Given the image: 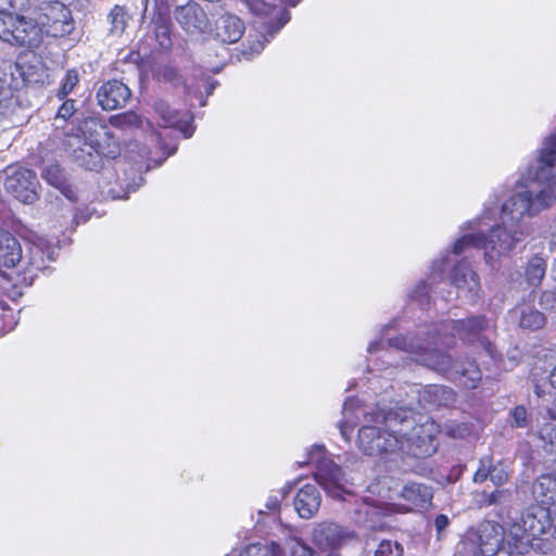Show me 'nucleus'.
Masks as SVG:
<instances>
[{
    "label": "nucleus",
    "instance_id": "nucleus-17",
    "mask_svg": "<svg viewBox=\"0 0 556 556\" xmlns=\"http://www.w3.org/2000/svg\"><path fill=\"white\" fill-rule=\"evenodd\" d=\"M154 111L163 122L164 127H173L179 129L185 138L193 135L194 128L191 125L192 116L188 112H179L164 100H156Z\"/></svg>",
    "mask_w": 556,
    "mask_h": 556
},
{
    "label": "nucleus",
    "instance_id": "nucleus-31",
    "mask_svg": "<svg viewBox=\"0 0 556 556\" xmlns=\"http://www.w3.org/2000/svg\"><path fill=\"white\" fill-rule=\"evenodd\" d=\"M15 104L13 89L7 78L0 77V115L7 116L13 113Z\"/></svg>",
    "mask_w": 556,
    "mask_h": 556
},
{
    "label": "nucleus",
    "instance_id": "nucleus-27",
    "mask_svg": "<svg viewBox=\"0 0 556 556\" xmlns=\"http://www.w3.org/2000/svg\"><path fill=\"white\" fill-rule=\"evenodd\" d=\"M226 556H285V553L281 546L273 541L265 544H250L238 555L229 554Z\"/></svg>",
    "mask_w": 556,
    "mask_h": 556
},
{
    "label": "nucleus",
    "instance_id": "nucleus-29",
    "mask_svg": "<svg viewBox=\"0 0 556 556\" xmlns=\"http://www.w3.org/2000/svg\"><path fill=\"white\" fill-rule=\"evenodd\" d=\"M546 323L543 313L531 306H525L520 311L519 325L523 329L538 330L541 329Z\"/></svg>",
    "mask_w": 556,
    "mask_h": 556
},
{
    "label": "nucleus",
    "instance_id": "nucleus-18",
    "mask_svg": "<svg viewBox=\"0 0 556 556\" xmlns=\"http://www.w3.org/2000/svg\"><path fill=\"white\" fill-rule=\"evenodd\" d=\"M47 242L42 238H37L36 241L31 242L27 250V265L25 268V275L30 279H34L38 273L47 270L48 262L52 258L50 254L46 253Z\"/></svg>",
    "mask_w": 556,
    "mask_h": 556
},
{
    "label": "nucleus",
    "instance_id": "nucleus-38",
    "mask_svg": "<svg viewBox=\"0 0 556 556\" xmlns=\"http://www.w3.org/2000/svg\"><path fill=\"white\" fill-rule=\"evenodd\" d=\"M403 553L404 548L399 542L383 540L375 551V556H403Z\"/></svg>",
    "mask_w": 556,
    "mask_h": 556
},
{
    "label": "nucleus",
    "instance_id": "nucleus-35",
    "mask_svg": "<svg viewBox=\"0 0 556 556\" xmlns=\"http://www.w3.org/2000/svg\"><path fill=\"white\" fill-rule=\"evenodd\" d=\"M79 83V74L75 68L67 70L58 90L60 100L66 98Z\"/></svg>",
    "mask_w": 556,
    "mask_h": 556
},
{
    "label": "nucleus",
    "instance_id": "nucleus-8",
    "mask_svg": "<svg viewBox=\"0 0 556 556\" xmlns=\"http://www.w3.org/2000/svg\"><path fill=\"white\" fill-rule=\"evenodd\" d=\"M0 39L10 45L36 47L40 42L39 28L31 20L7 11L0 3Z\"/></svg>",
    "mask_w": 556,
    "mask_h": 556
},
{
    "label": "nucleus",
    "instance_id": "nucleus-37",
    "mask_svg": "<svg viewBox=\"0 0 556 556\" xmlns=\"http://www.w3.org/2000/svg\"><path fill=\"white\" fill-rule=\"evenodd\" d=\"M490 466V480L495 484L497 488H501L503 484H505L509 479V470L506 465L503 463H498L495 465L489 464Z\"/></svg>",
    "mask_w": 556,
    "mask_h": 556
},
{
    "label": "nucleus",
    "instance_id": "nucleus-10",
    "mask_svg": "<svg viewBox=\"0 0 556 556\" xmlns=\"http://www.w3.org/2000/svg\"><path fill=\"white\" fill-rule=\"evenodd\" d=\"M39 181L35 172L24 167L10 168L4 181L5 190L25 204L38 199Z\"/></svg>",
    "mask_w": 556,
    "mask_h": 556
},
{
    "label": "nucleus",
    "instance_id": "nucleus-28",
    "mask_svg": "<svg viewBox=\"0 0 556 556\" xmlns=\"http://www.w3.org/2000/svg\"><path fill=\"white\" fill-rule=\"evenodd\" d=\"M546 273V261L539 256L534 255L528 262L526 267V279L530 286H539L544 278Z\"/></svg>",
    "mask_w": 556,
    "mask_h": 556
},
{
    "label": "nucleus",
    "instance_id": "nucleus-54",
    "mask_svg": "<svg viewBox=\"0 0 556 556\" xmlns=\"http://www.w3.org/2000/svg\"><path fill=\"white\" fill-rule=\"evenodd\" d=\"M553 270L556 273V257H555V261L553 263Z\"/></svg>",
    "mask_w": 556,
    "mask_h": 556
},
{
    "label": "nucleus",
    "instance_id": "nucleus-58",
    "mask_svg": "<svg viewBox=\"0 0 556 556\" xmlns=\"http://www.w3.org/2000/svg\"><path fill=\"white\" fill-rule=\"evenodd\" d=\"M553 507H556V504Z\"/></svg>",
    "mask_w": 556,
    "mask_h": 556
},
{
    "label": "nucleus",
    "instance_id": "nucleus-24",
    "mask_svg": "<svg viewBox=\"0 0 556 556\" xmlns=\"http://www.w3.org/2000/svg\"><path fill=\"white\" fill-rule=\"evenodd\" d=\"M78 146L73 151V157L75 162L86 169L96 170L101 163V150L100 144L97 142L88 143L86 141H81L77 139Z\"/></svg>",
    "mask_w": 556,
    "mask_h": 556
},
{
    "label": "nucleus",
    "instance_id": "nucleus-9",
    "mask_svg": "<svg viewBox=\"0 0 556 556\" xmlns=\"http://www.w3.org/2000/svg\"><path fill=\"white\" fill-rule=\"evenodd\" d=\"M248 10L262 18H265L266 34H261L263 40L252 46V50L260 53L265 42L269 40L289 22V12L283 7L270 4L264 0H240Z\"/></svg>",
    "mask_w": 556,
    "mask_h": 556
},
{
    "label": "nucleus",
    "instance_id": "nucleus-57",
    "mask_svg": "<svg viewBox=\"0 0 556 556\" xmlns=\"http://www.w3.org/2000/svg\"><path fill=\"white\" fill-rule=\"evenodd\" d=\"M328 556H340L338 553H330Z\"/></svg>",
    "mask_w": 556,
    "mask_h": 556
},
{
    "label": "nucleus",
    "instance_id": "nucleus-15",
    "mask_svg": "<svg viewBox=\"0 0 556 556\" xmlns=\"http://www.w3.org/2000/svg\"><path fill=\"white\" fill-rule=\"evenodd\" d=\"M174 15L181 28L190 34L203 33L208 26L204 10L194 1L177 7Z\"/></svg>",
    "mask_w": 556,
    "mask_h": 556
},
{
    "label": "nucleus",
    "instance_id": "nucleus-3",
    "mask_svg": "<svg viewBox=\"0 0 556 556\" xmlns=\"http://www.w3.org/2000/svg\"><path fill=\"white\" fill-rule=\"evenodd\" d=\"M556 129L544 138L534 167L533 180L536 189L514 193L506 202V212L514 218L532 216L556 203Z\"/></svg>",
    "mask_w": 556,
    "mask_h": 556
},
{
    "label": "nucleus",
    "instance_id": "nucleus-44",
    "mask_svg": "<svg viewBox=\"0 0 556 556\" xmlns=\"http://www.w3.org/2000/svg\"><path fill=\"white\" fill-rule=\"evenodd\" d=\"M491 498H492V492L488 493V492L483 491V492H477L473 494L475 504L479 508L492 506Z\"/></svg>",
    "mask_w": 556,
    "mask_h": 556
},
{
    "label": "nucleus",
    "instance_id": "nucleus-32",
    "mask_svg": "<svg viewBox=\"0 0 556 556\" xmlns=\"http://www.w3.org/2000/svg\"><path fill=\"white\" fill-rule=\"evenodd\" d=\"M543 447L549 453H556V418L549 417V421L543 424L539 430Z\"/></svg>",
    "mask_w": 556,
    "mask_h": 556
},
{
    "label": "nucleus",
    "instance_id": "nucleus-40",
    "mask_svg": "<svg viewBox=\"0 0 556 556\" xmlns=\"http://www.w3.org/2000/svg\"><path fill=\"white\" fill-rule=\"evenodd\" d=\"M410 298L418 301L421 305L428 303L430 299L429 286L426 282H420L412 292Z\"/></svg>",
    "mask_w": 556,
    "mask_h": 556
},
{
    "label": "nucleus",
    "instance_id": "nucleus-34",
    "mask_svg": "<svg viewBox=\"0 0 556 556\" xmlns=\"http://www.w3.org/2000/svg\"><path fill=\"white\" fill-rule=\"evenodd\" d=\"M285 545L291 556H319L316 551L299 538H288Z\"/></svg>",
    "mask_w": 556,
    "mask_h": 556
},
{
    "label": "nucleus",
    "instance_id": "nucleus-12",
    "mask_svg": "<svg viewBox=\"0 0 556 556\" xmlns=\"http://www.w3.org/2000/svg\"><path fill=\"white\" fill-rule=\"evenodd\" d=\"M356 538L354 531L332 521L315 526L312 532L313 543L320 549H337Z\"/></svg>",
    "mask_w": 556,
    "mask_h": 556
},
{
    "label": "nucleus",
    "instance_id": "nucleus-47",
    "mask_svg": "<svg viewBox=\"0 0 556 556\" xmlns=\"http://www.w3.org/2000/svg\"><path fill=\"white\" fill-rule=\"evenodd\" d=\"M467 429L463 426L448 427L446 433L452 438H462L465 435Z\"/></svg>",
    "mask_w": 556,
    "mask_h": 556
},
{
    "label": "nucleus",
    "instance_id": "nucleus-53",
    "mask_svg": "<svg viewBox=\"0 0 556 556\" xmlns=\"http://www.w3.org/2000/svg\"><path fill=\"white\" fill-rule=\"evenodd\" d=\"M101 128L103 129L104 135L109 137L110 136V131L106 129V127L105 126H101Z\"/></svg>",
    "mask_w": 556,
    "mask_h": 556
},
{
    "label": "nucleus",
    "instance_id": "nucleus-11",
    "mask_svg": "<svg viewBox=\"0 0 556 556\" xmlns=\"http://www.w3.org/2000/svg\"><path fill=\"white\" fill-rule=\"evenodd\" d=\"M142 18L153 25L155 37L163 48L170 46V10L165 0H144Z\"/></svg>",
    "mask_w": 556,
    "mask_h": 556
},
{
    "label": "nucleus",
    "instance_id": "nucleus-16",
    "mask_svg": "<svg viewBox=\"0 0 556 556\" xmlns=\"http://www.w3.org/2000/svg\"><path fill=\"white\" fill-rule=\"evenodd\" d=\"M41 23L49 27L52 36H64L72 30L71 11L61 2L55 1L47 4L43 9Z\"/></svg>",
    "mask_w": 556,
    "mask_h": 556
},
{
    "label": "nucleus",
    "instance_id": "nucleus-43",
    "mask_svg": "<svg viewBox=\"0 0 556 556\" xmlns=\"http://www.w3.org/2000/svg\"><path fill=\"white\" fill-rule=\"evenodd\" d=\"M161 76L163 80L172 83L173 85H178L181 83V77L178 71L174 67L164 68Z\"/></svg>",
    "mask_w": 556,
    "mask_h": 556
},
{
    "label": "nucleus",
    "instance_id": "nucleus-39",
    "mask_svg": "<svg viewBox=\"0 0 556 556\" xmlns=\"http://www.w3.org/2000/svg\"><path fill=\"white\" fill-rule=\"evenodd\" d=\"M513 419V426L518 428H525L528 426V414L525 406H517L510 413Z\"/></svg>",
    "mask_w": 556,
    "mask_h": 556
},
{
    "label": "nucleus",
    "instance_id": "nucleus-2",
    "mask_svg": "<svg viewBox=\"0 0 556 556\" xmlns=\"http://www.w3.org/2000/svg\"><path fill=\"white\" fill-rule=\"evenodd\" d=\"M342 420L339 422L341 435L348 441L354 427L363 421L358 430L357 446L365 455L380 456L402 452L422 458L435 451L430 435L422 437V427L418 426L413 412L403 407L383 412L361 405L359 401L349 397L342 407Z\"/></svg>",
    "mask_w": 556,
    "mask_h": 556
},
{
    "label": "nucleus",
    "instance_id": "nucleus-6",
    "mask_svg": "<svg viewBox=\"0 0 556 556\" xmlns=\"http://www.w3.org/2000/svg\"><path fill=\"white\" fill-rule=\"evenodd\" d=\"M508 529L496 522H484L469 530L454 556H519L509 553Z\"/></svg>",
    "mask_w": 556,
    "mask_h": 556
},
{
    "label": "nucleus",
    "instance_id": "nucleus-21",
    "mask_svg": "<svg viewBox=\"0 0 556 556\" xmlns=\"http://www.w3.org/2000/svg\"><path fill=\"white\" fill-rule=\"evenodd\" d=\"M243 33V22L233 14L226 13L216 21V37L225 43L237 42Z\"/></svg>",
    "mask_w": 556,
    "mask_h": 556
},
{
    "label": "nucleus",
    "instance_id": "nucleus-49",
    "mask_svg": "<svg viewBox=\"0 0 556 556\" xmlns=\"http://www.w3.org/2000/svg\"><path fill=\"white\" fill-rule=\"evenodd\" d=\"M536 368L533 370L532 372V377H533V384H534V391L536 393V395L540 397L542 396V394H544V388L543 386L540 384V381L536 379Z\"/></svg>",
    "mask_w": 556,
    "mask_h": 556
},
{
    "label": "nucleus",
    "instance_id": "nucleus-4",
    "mask_svg": "<svg viewBox=\"0 0 556 556\" xmlns=\"http://www.w3.org/2000/svg\"><path fill=\"white\" fill-rule=\"evenodd\" d=\"M500 218L501 223L491 226L490 233L485 236L482 233L481 227L489 226V220L492 219L491 211L485 210L478 220L470 223L472 228V225L479 226L478 232L465 235L458 239L453 245V253L462 254L469 248L483 249L485 262L494 266L501 256L508 254L526 236L523 218H514L513 212H506L505 203L502 206Z\"/></svg>",
    "mask_w": 556,
    "mask_h": 556
},
{
    "label": "nucleus",
    "instance_id": "nucleus-52",
    "mask_svg": "<svg viewBox=\"0 0 556 556\" xmlns=\"http://www.w3.org/2000/svg\"><path fill=\"white\" fill-rule=\"evenodd\" d=\"M4 2H9L11 4V8H14V4H12L13 0H0V3L4 5Z\"/></svg>",
    "mask_w": 556,
    "mask_h": 556
},
{
    "label": "nucleus",
    "instance_id": "nucleus-5",
    "mask_svg": "<svg viewBox=\"0 0 556 556\" xmlns=\"http://www.w3.org/2000/svg\"><path fill=\"white\" fill-rule=\"evenodd\" d=\"M556 507H531L521 519L508 528L509 553L523 555L533 540L544 535H554Z\"/></svg>",
    "mask_w": 556,
    "mask_h": 556
},
{
    "label": "nucleus",
    "instance_id": "nucleus-14",
    "mask_svg": "<svg viewBox=\"0 0 556 556\" xmlns=\"http://www.w3.org/2000/svg\"><path fill=\"white\" fill-rule=\"evenodd\" d=\"M130 97V89L124 83L116 79L104 83L96 94L98 104L105 111H113L125 106Z\"/></svg>",
    "mask_w": 556,
    "mask_h": 556
},
{
    "label": "nucleus",
    "instance_id": "nucleus-1",
    "mask_svg": "<svg viewBox=\"0 0 556 556\" xmlns=\"http://www.w3.org/2000/svg\"><path fill=\"white\" fill-rule=\"evenodd\" d=\"M489 328V321L483 316H473L464 320H444L439 325H431L420 329L417 334L400 336L372 342L368 346L369 353L383 351V358H391V348L406 352L410 358L448 379L463 380L466 388L473 389L481 379V372L472 361H458L439 349V345L448 348L455 337L463 341H472Z\"/></svg>",
    "mask_w": 556,
    "mask_h": 556
},
{
    "label": "nucleus",
    "instance_id": "nucleus-26",
    "mask_svg": "<svg viewBox=\"0 0 556 556\" xmlns=\"http://www.w3.org/2000/svg\"><path fill=\"white\" fill-rule=\"evenodd\" d=\"M420 402L433 406H450L455 402V392L442 384L426 386L419 393Z\"/></svg>",
    "mask_w": 556,
    "mask_h": 556
},
{
    "label": "nucleus",
    "instance_id": "nucleus-41",
    "mask_svg": "<svg viewBox=\"0 0 556 556\" xmlns=\"http://www.w3.org/2000/svg\"><path fill=\"white\" fill-rule=\"evenodd\" d=\"M75 111V101L72 99H67L59 108L55 118L63 119L65 122L74 115Z\"/></svg>",
    "mask_w": 556,
    "mask_h": 556
},
{
    "label": "nucleus",
    "instance_id": "nucleus-20",
    "mask_svg": "<svg viewBox=\"0 0 556 556\" xmlns=\"http://www.w3.org/2000/svg\"><path fill=\"white\" fill-rule=\"evenodd\" d=\"M532 495L538 506L553 507L556 505V475H541L532 484Z\"/></svg>",
    "mask_w": 556,
    "mask_h": 556
},
{
    "label": "nucleus",
    "instance_id": "nucleus-13",
    "mask_svg": "<svg viewBox=\"0 0 556 556\" xmlns=\"http://www.w3.org/2000/svg\"><path fill=\"white\" fill-rule=\"evenodd\" d=\"M451 279L460 298L471 303L476 302L481 291L480 280L466 260L454 267Z\"/></svg>",
    "mask_w": 556,
    "mask_h": 556
},
{
    "label": "nucleus",
    "instance_id": "nucleus-56",
    "mask_svg": "<svg viewBox=\"0 0 556 556\" xmlns=\"http://www.w3.org/2000/svg\"><path fill=\"white\" fill-rule=\"evenodd\" d=\"M109 153H112V157H114V156H115V154H116V150H112V151H110Z\"/></svg>",
    "mask_w": 556,
    "mask_h": 556
},
{
    "label": "nucleus",
    "instance_id": "nucleus-46",
    "mask_svg": "<svg viewBox=\"0 0 556 556\" xmlns=\"http://www.w3.org/2000/svg\"><path fill=\"white\" fill-rule=\"evenodd\" d=\"M448 523H450V520H448L447 516L442 515V514L438 515L434 519V527H435L438 533L443 532L446 529V527L448 526Z\"/></svg>",
    "mask_w": 556,
    "mask_h": 556
},
{
    "label": "nucleus",
    "instance_id": "nucleus-33",
    "mask_svg": "<svg viewBox=\"0 0 556 556\" xmlns=\"http://www.w3.org/2000/svg\"><path fill=\"white\" fill-rule=\"evenodd\" d=\"M109 20L111 23V33L121 35L127 26L128 15L124 8L115 5L109 14Z\"/></svg>",
    "mask_w": 556,
    "mask_h": 556
},
{
    "label": "nucleus",
    "instance_id": "nucleus-36",
    "mask_svg": "<svg viewBox=\"0 0 556 556\" xmlns=\"http://www.w3.org/2000/svg\"><path fill=\"white\" fill-rule=\"evenodd\" d=\"M492 506L498 507L503 510L511 508L514 498L510 489L497 488L492 492L491 498Z\"/></svg>",
    "mask_w": 556,
    "mask_h": 556
},
{
    "label": "nucleus",
    "instance_id": "nucleus-48",
    "mask_svg": "<svg viewBox=\"0 0 556 556\" xmlns=\"http://www.w3.org/2000/svg\"><path fill=\"white\" fill-rule=\"evenodd\" d=\"M279 506L280 501L277 496H269L265 504L267 511H276L279 509Z\"/></svg>",
    "mask_w": 556,
    "mask_h": 556
},
{
    "label": "nucleus",
    "instance_id": "nucleus-22",
    "mask_svg": "<svg viewBox=\"0 0 556 556\" xmlns=\"http://www.w3.org/2000/svg\"><path fill=\"white\" fill-rule=\"evenodd\" d=\"M401 496L409 504L410 507L408 509L413 510L414 508H427L431 504L433 495L430 486L409 482L403 486Z\"/></svg>",
    "mask_w": 556,
    "mask_h": 556
},
{
    "label": "nucleus",
    "instance_id": "nucleus-7",
    "mask_svg": "<svg viewBox=\"0 0 556 556\" xmlns=\"http://www.w3.org/2000/svg\"><path fill=\"white\" fill-rule=\"evenodd\" d=\"M305 464H314L316 482L331 497L343 498L348 493V478L343 469L327 456L323 446L316 445L307 454Z\"/></svg>",
    "mask_w": 556,
    "mask_h": 556
},
{
    "label": "nucleus",
    "instance_id": "nucleus-30",
    "mask_svg": "<svg viewBox=\"0 0 556 556\" xmlns=\"http://www.w3.org/2000/svg\"><path fill=\"white\" fill-rule=\"evenodd\" d=\"M109 123L111 126L122 130H130L142 126L141 117L134 111L112 115L109 118Z\"/></svg>",
    "mask_w": 556,
    "mask_h": 556
},
{
    "label": "nucleus",
    "instance_id": "nucleus-23",
    "mask_svg": "<svg viewBox=\"0 0 556 556\" xmlns=\"http://www.w3.org/2000/svg\"><path fill=\"white\" fill-rule=\"evenodd\" d=\"M22 260V248L9 231L0 229V268L14 267Z\"/></svg>",
    "mask_w": 556,
    "mask_h": 556
},
{
    "label": "nucleus",
    "instance_id": "nucleus-25",
    "mask_svg": "<svg viewBox=\"0 0 556 556\" xmlns=\"http://www.w3.org/2000/svg\"><path fill=\"white\" fill-rule=\"evenodd\" d=\"M41 177L49 185L61 191L71 201L76 200L73 188L67 184L64 170L58 163H49L43 165L41 169Z\"/></svg>",
    "mask_w": 556,
    "mask_h": 556
},
{
    "label": "nucleus",
    "instance_id": "nucleus-55",
    "mask_svg": "<svg viewBox=\"0 0 556 556\" xmlns=\"http://www.w3.org/2000/svg\"><path fill=\"white\" fill-rule=\"evenodd\" d=\"M142 182H143V178L139 177V184L137 185V187H139Z\"/></svg>",
    "mask_w": 556,
    "mask_h": 556
},
{
    "label": "nucleus",
    "instance_id": "nucleus-50",
    "mask_svg": "<svg viewBox=\"0 0 556 556\" xmlns=\"http://www.w3.org/2000/svg\"><path fill=\"white\" fill-rule=\"evenodd\" d=\"M548 381L552 387L556 388V366L553 368L548 376Z\"/></svg>",
    "mask_w": 556,
    "mask_h": 556
},
{
    "label": "nucleus",
    "instance_id": "nucleus-19",
    "mask_svg": "<svg viewBox=\"0 0 556 556\" xmlns=\"http://www.w3.org/2000/svg\"><path fill=\"white\" fill-rule=\"evenodd\" d=\"M320 494L314 484H305L299 490L294 498V508L301 518L309 519L319 509Z\"/></svg>",
    "mask_w": 556,
    "mask_h": 556
},
{
    "label": "nucleus",
    "instance_id": "nucleus-45",
    "mask_svg": "<svg viewBox=\"0 0 556 556\" xmlns=\"http://www.w3.org/2000/svg\"><path fill=\"white\" fill-rule=\"evenodd\" d=\"M540 304L543 308H554L556 304V291H545L540 296Z\"/></svg>",
    "mask_w": 556,
    "mask_h": 556
},
{
    "label": "nucleus",
    "instance_id": "nucleus-42",
    "mask_svg": "<svg viewBox=\"0 0 556 556\" xmlns=\"http://www.w3.org/2000/svg\"><path fill=\"white\" fill-rule=\"evenodd\" d=\"M486 479H490V466L484 460L480 462V467L473 475L475 483H483Z\"/></svg>",
    "mask_w": 556,
    "mask_h": 556
},
{
    "label": "nucleus",
    "instance_id": "nucleus-51",
    "mask_svg": "<svg viewBox=\"0 0 556 556\" xmlns=\"http://www.w3.org/2000/svg\"><path fill=\"white\" fill-rule=\"evenodd\" d=\"M552 471L554 472V475H556V452H555V457L552 459Z\"/></svg>",
    "mask_w": 556,
    "mask_h": 556
}]
</instances>
